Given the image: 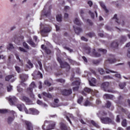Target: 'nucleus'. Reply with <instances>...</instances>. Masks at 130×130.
I'll return each instance as SVG.
<instances>
[{"instance_id": "obj_45", "label": "nucleus", "mask_w": 130, "mask_h": 130, "mask_svg": "<svg viewBox=\"0 0 130 130\" xmlns=\"http://www.w3.org/2000/svg\"><path fill=\"white\" fill-rule=\"evenodd\" d=\"M7 92H11L12 90H13V86L9 85L7 87Z\"/></svg>"}, {"instance_id": "obj_2", "label": "nucleus", "mask_w": 130, "mask_h": 130, "mask_svg": "<svg viewBox=\"0 0 130 130\" xmlns=\"http://www.w3.org/2000/svg\"><path fill=\"white\" fill-rule=\"evenodd\" d=\"M85 48L86 53L88 54H90L91 56H93L94 57H100V56H101V54L99 52H96L95 49L91 50L90 47H86Z\"/></svg>"}, {"instance_id": "obj_50", "label": "nucleus", "mask_w": 130, "mask_h": 130, "mask_svg": "<svg viewBox=\"0 0 130 130\" xmlns=\"http://www.w3.org/2000/svg\"><path fill=\"white\" fill-rule=\"evenodd\" d=\"M19 50H20L21 52H27V50H26L24 48H22L19 47L18 48Z\"/></svg>"}, {"instance_id": "obj_64", "label": "nucleus", "mask_w": 130, "mask_h": 130, "mask_svg": "<svg viewBox=\"0 0 130 130\" xmlns=\"http://www.w3.org/2000/svg\"><path fill=\"white\" fill-rule=\"evenodd\" d=\"M127 56L128 57L130 58V48H129L127 50Z\"/></svg>"}, {"instance_id": "obj_59", "label": "nucleus", "mask_w": 130, "mask_h": 130, "mask_svg": "<svg viewBox=\"0 0 130 130\" xmlns=\"http://www.w3.org/2000/svg\"><path fill=\"white\" fill-rule=\"evenodd\" d=\"M15 56H16V59L19 60V62H21V59H20V57H19V54L15 53Z\"/></svg>"}, {"instance_id": "obj_57", "label": "nucleus", "mask_w": 130, "mask_h": 130, "mask_svg": "<svg viewBox=\"0 0 130 130\" xmlns=\"http://www.w3.org/2000/svg\"><path fill=\"white\" fill-rule=\"evenodd\" d=\"M23 88L20 87V86L17 87V91L19 93H22V92H23Z\"/></svg>"}, {"instance_id": "obj_30", "label": "nucleus", "mask_w": 130, "mask_h": 130, "mask_svg": "<svg viewBox=\"0 0 130 130\" xmlns=\"http://www.w3.org/2000/svg\"><path fill=\"white\" fill-rule=\"evenodd\" d=\"M100 6L105 10L106 13L107 14L108 13V10H107V8H106V6H105V5H104V3L103 2H101L100 3Z\"/></svg>"}, {"instance_id": "obj_33", "label": "nucleus", "mask_w": 130, "mask_h": 130, "mask_svg": "<svg viewBox=\"0 0 130 130\" xmlns=\"http://www.w3.org/2000/svg\"><path fill=\"white\" fill-rule=\"evenodd\" d=\"M86 36H88L89 38H92V37H94L95 36V33L94 32H90L87 34H86Z\"/></svg>"}, {"instance_id": "obj_10", "label": "nucleus", "mask_w": 130, "mask_h": 130, "mask_svg": "<svg viewBox=\"0 0 130 130\" xmlns=\"http://www.w3.org/2000/svg\"><path fill=\"white\" fill-rule=\"evenodd\" d=\"M92 91H93V90L91 88L85 87L84 88L83 91H82V94L84 96H87V93H88V94H89V93H91V92H92Z\"/></svg>"}, {"instance_id": "obj_21", "label": "nucleus", "mask_w": 130, "mask_h": 130, "mask_svg": "<svg viewBox=\"0 0 130 130\" xmlns=\"http://www.w3.org/2000/svg\"><path fill=\"white\" fill-rule=\"evenodd\" d=\"M121 111L122 112H124L126 115H127L128 118L130 119V113L128 112V110L127 109H124L123 108H121Z\"/></svg>"}, {"instance_id": "obj_37", "label": "nucleus", "mask_w": 130, "mask_h": 130, "mask_svg": "<svg viewBox=\"0 0 130 130\" xmlns=\"http://www.w3.org/2000/svg\"><path fill=\"white\" fill-rule=\"evenodd\" d=\"M26 92L28 94H29L30 98H34L35 95L34 94H33V91H31V90H27Z\"/></svg>"}, {"instance_id": "obj_48", "label": "nucleus", "mask_w": 130, "mask_h": 130, "mask_svg": "<svg viewBox=\"0 0 130 130\" xmlns=\"http://www.w3.org/2000/svg\"><path fill=\"white\" fill-rule=\"evenodd\" d=\"M84 106H90L91 105V103L89 101L86 100L84 104Z\"/></svg>"}, {"instance_id": "obj_26", "label": "nucleus", "mask_w": 130, "mask_h": 130, "mask_svg": "<svg viewBox=\"0 0 130 130\" xmlns=\"http://www.w3.org/2000/svg\"><path fill=\"white\" fill-rule=\"evenodd\" d=\"M115 20L116 23H117L118 25H119L121 23L120 21H119V19L117 18V14H115L114 15V17L112 18V20Z\"/></svg>"}, {"instance_id": "obj_43", "label": "nucleus", "mask_w": 130, "mask_h": 130, "mask_svg": "<svg viewBox=\"0 0 130 130\" xmlns=\"http://www.w3.org/2000/svg\"><path fill=\"white\" fill-rule=\"evenodd\" d=\"M56 82L58 83H66V80L62 78H60L56 80Z\"/></svg>"}, {"instance_id": "obj_46", "label": "nucleus", "mask_w": 130, "mask_h": 130, "mask_svg": "<svg viewBox=\"0 0 130 130\" xmlns=\"http://www.w3.org/2000/svg\"><path fill=\"white\" fill-rule=\"evenodd\" d=\"M98 51L103 52V53H104V54H105V53H106L107 52V50L106 49H99Z\"/></svg>"}, {"instance_id": "obj_47", "label": "nucleus", "mask_w": 130, "mask_h": 130, "mask_svg": "<svg viewBox=\"0 0 130 130\" xmlns=\"http://www.w3.org/2000/svg\"><path fill=\"white\" fill-rule=\"evenodd\" d=\"M84 98H83V96H80L79 97V98L78 99L77 102L78 103H79V104H81V103H82L83 100Z\"/></svg>"}, {"instance_id": "obj_42", "label": "nucleus", "mask_w": 130, "mask_h": 130, "mask_svg": "<svg viewBox=\"0 0 130 130\" xmlns=\"http://www.w3.org/2000/svg\"><path fill=\"white\" fill-rule=\"evenodd\" d=\"M99 72L101 75H104L105 74V72L104 71V70L102 68H99L98 69Z\"/></svg>"}, {"instance_id": "obj_6", "label": "nucleus", "mask_w": 130, "mask_h": 130, "mask_svg": "<svg viewBox=\"0 0 130 130\" xmlns=\"http://www.w3.org/2000/svg\"><path fill=\"white\" fill-rule=\"evenodd\" d=\"M25 128L27 130H34L33 124L28 121H25Z\"/></svg>"}, {"instance_id": "obj_25", "label": "nucleus", "mask_w": 130, "mask_h": 130, "mask_svg": "<svg viewBox=\"0 0 130 130\" xmlns=\"http://www.w3.org/2000/svg\"><path fill=\"white\" fill-rule=\"evenodd\" d=\"M27 43H28V44L30 45L31 47H36V44L34 43V42L33 41V40H32V39L28 40V41H27Z\"/></svg>"}, {"instance_id": "obj_52", "label": "nucleus", "mask_w": 130, "mask_h": 130, "mask_svg": "<svg viewBox=\"0 0 130 130\" xmlns=\"http://www.w3.org/2000/svg\"><path fill=\"white\" fill-rule=\"evenodd\" d=\"M14 120V119L11 117H9L8 118V123H12V121Z\"/></svg>"}, {"instance_id": "obj_54", "label": "nucleus", "mask_w": 130, "mask_h": 130, "mask_svg": "<svg viewBox=\"0 0 130 130\" xmlns=\"http://www.w3.org/2000/svg\"><path fill=\"white\" fill-rule=\"evenodd\" d=\"M8 112V110L7 109H0V113H7Z\"/></svg>"}, {"instance_id": "obj_51", "label": "nucleus", "mask_w": 130, "mask_h": 130, "mask_svg": "<svg viewBox=\"0 0 130 130\" xmlns=\"http://www.w3.org/2000/svg\"><path fill=\"white\" fill-rule=\"evenodd\" d=\"M111 79H112V78H111V77H110L109 75L105 76L103 77L104 80H110Z\"/></svg>"}, {"instance_id": "obj_16", "label": "nucleus", "mask_w": 130, "mask_h": 130, "mask_svg": "<svg viewBox=\"0 0 130 130\" xmlns=\"http://www.w3.org/2000/svg\"><path fill=\"white\" fill-rule=\"evenodd\" d=\"M60 128L61 130H69L70 127L68 126L64 123L61 122L60 123Z\"/></svg>"}, {"instance_id": "obj_31", "label": "nucleus", "mask_w": 130, "mask_h": 130, "mask_svg": "<svg viewBox=\"0 0 130 130\" xmlns=\"http://www.w3.org/2000/svg\"><path fill=\"white\" fill-rule=\"evenodd\" d=\"M105 106L106 108H109L110 107H111L112 106V104L111 103V102L109 101H107L106 103L105 104Z\"/></svg>"}, {"instance_id": "obj_3", "label": "nucleus", "mask_w": 130, "mask_h": 130, "mask_svg": "<svg viewBox=\"0 0 130 130\" xmlns=\"http://www.w3.org/2000/svg\"><path fill=\"white\" fill-rule=\"evenodd\" d=\"M57 60L59 62L61 69H66V71H68L71 70V66H70V64L67 62H63L60 57H57Z\"/></svg>"}, {"instance_id": "obj_14", "label": "nucleus", "mask_w": 130, "mask_h": 130, "mask_svg": "<svg viewBox=\"0 0 130 130\" xmlns=\"http://www.w3.org/2000/svg\"><path fill=\"white\" fill-rule=\"evenodd\" d=\"M10 105H14L15 102H17V98L15 96H13L12 98H9L8 99Z\"/></svg>"}, {"instance_id": "obj_36", "label": "nucleus", "mask_w": 130, "mask_h": 130, "mask_svg": "<svg viewBox=\"0 0 130 130\" xmlns=\"http://www.w3.org/2000/svg\"><path fill=\"white\" fill-rule=\"evenodd\" d=\"M104 96L106 97L107 99H110L111 100L113 99V95L109 94H105Z\"/></svg>"}, {"instance_id": "obj_24", "label": "nucleus", "mask_w": 130, "mask_h": 130, "mask_svg": "<svg viewBox=\"0 0 130 130\" xmlns=\"http://www.w3.org/2000/svg\"><path fill=\"white\" fill-rule=\"evenodd\" d=\"M90 86H94V84H96V79L94 78L91 79V80L89 81Z\"/></svg>"}, {"instance_id": "obj_8", "label": "nucleus", "mask_w": 130, "mask_h": 130, "mask_svg": "<svg viewBox=\"0 0 130 130\" xmlns=\"http://www.w3.org/2000/svg\"><path fill=\"white\" fill-rule=\"evenodd\" d=\"M110 56L112 58L106 60V62H108V63H114V62H116V59L114 58L115 56L114 55L110 54Z\"/></svg>"}, {"instance_id": "obj_63", "label": "nucleus", "mask_w": 130, "mask_h": 130, "mask_svg": "<svg viewBox=\"0 0 130 130\" xmlns=\"http://www.w3.org/2000/svg\"><path fill=\"white\" fill-rule=\"evenodd\" d=\"M37 104H39V105H43V102L42 101L38 100H37Z\"/></svg>"}, {"instance_id": "obj_61", "label": "nucleus", "mask_w": 130, "mask_h": 130, "mask_svg": "<svg viewBox=\"0 0 130 130\" xmlns=\"http://www.w3.org/2000/svg\"><path fill=\"white\" fill-rule=\"evenodd\" d=\"M15 69L17 73H20V71H21V69L20 68V67L18 66H15Z\"/></svg>"}, {"instance_id": "obj_15", "label": "nucleus", "mask_w": 130, "mask_h": 130, "mask_svg": "<svg viewBox=\"0 0 130 130\" xmlns=\"http://www.w3.org/2000/svg\"><path fill=\"white\" fill-rule=\"evenodd\" d=\"M29 110L31 114H32L33 115H38V114H39V111L35 108H29Z\"/></svg>"}, {"instance_id": "obj_4", "label": "nucleus", "mask_w": 130, "mask_h": 130, "mask_svg": "<svg viewBox=\"0 0 130 130\" xmlns=\"http://www.w3.org/2000/svg\"><path fill=\"white\" fill-rule=\"evenodd\" d=\"M98 116L100 118L102 123H104V124H110V123H112V119L108 117H102L99 114H98Z\"/></svg>"}, {"instance_id": "obj_34", "label": "nucleus", "mask_w": 130, "mask_h": 130, "mask_svg": "<svg viewBox=\"0 0 130 130\" xmlns=\"http://www.w3.org/2000/svg\"><path fill=\"white\" fill-rule=\"evenodd\" d=\"M62 17L61 16V14H58L56 16V19L57 21V22H61V19Z\"/></svg>"}, {"instance_id": "obj_53", "label": "nucleus", "mask_w": 130, "mask_h": 130, "mask_svg": "<svg viewBox=\"0 0 130 130\" xmlns=\"http://www.w3.org/2000/svg\"><path fill=\"white\" fill-rule=\"evenodd\" d=\"M89 14L91 16L92 19H94V18H95V15L94 14V13L91 12V11H89Z\"/></svg>"}, {"instance_id": "obj_22", "label": "nucleus", "mask_w": 130, "mask_h": 130, "mask_svg": "<svg viewBox=\"0 0 130 130\" xmlns=\"http://www.w3.org/2000/svg\"><path fill=\"white\" fill-rule=\"evenodd\" d=\"M16 107L19 110V111H22L24 108H25V105L24 104H18L16 105Z\"/></svg>"}, {"instance_id": "obj_62", "label": "nucleus", "mask_w": 130, "mask_h": 130, "mask_svg": "<svg viewBox=\"0 0 130 130\" xmlns=\"http://www.w3.org/2000/svg\"><path fill=\"white\" fill-rule=\"evenodd\" d=\"M50 10L49 11H48L47 12H46L45 13V16H46V17H48V16H50Z\"/></svg>"}, {"instance_id": "obj_1", "label": "nucleus", "mask_w": 130, "mask_h": 130, "mask_svg": "<svg viewBox=\"0 0 130 130\" xmlns=\"http://www.w3.org/2000/svg\"><path fill=\"white\" fill-rule=\"evenodd\" d=\"M55 127V123L54 122H52L49 124V121H45L44 124L42 126V128L43 130H51L53 129Z\"/></svg>"}, {"instance_id": "obj_60", "label": "nucleus", "mask_w": 130, "mask_h": 130, "mask_svg": "<svg viewBox=\"0 0 130 130\" xmlns=\"http://www.w3.org/2000/svg\"><path fill=\"white\" fill-rule=\"evenodd\" d=\"M79 86H76L73 87V92H76V91H78L79 90Z\"/></svg>"}, {"instance_id": "obj_41", "label": "nucleus", "mask_w": 130, "mask_h": 130, "mask_svg": "<svg viewBox=\"0 0 130 130\" xmlns=\"http://www.w3.org/2000/svg\"><path fill=\"white\" fill-rule=\"evenodd\" d=\"M101 59H98V60H93L92 62L94 64H99L100 63V61H101Z\"/></svg>"}, {"instance_id": "obj_38", "label": "nucleus", "mask_w": 130, "mask_h": 130, "mask_svg": "<svg viewBox=\"0 0 130 130\" xmlns=\"http://www.w3.org/2000/svg\"><path fill=\"white\" fill-rule=\"evenodd\" d=\"M122 126H123V127H125L127 124V123L126 122V119H124L122 120L121 122Z\"/></svg>"}, {"instance_id": "obj_40", "label": "nucleus", "mask_w": 130, "mask_h": 130, "mask_svg": "<svg viewBox=\"0 0 130 130\" xmlns=\"http://www.w3.org/2000/svg\"><path fill=\"white\" fill-rule=\"evenodd\" d=\"M119 86L120 89H123L125 86H126V84L125 82L121 83L119 84Z\"/></svg>"}, {"instance_id": "obj_27", "label": "nucleus", "mask_w": 130, "mask_h": 130, "mask_svg": "<svg viewBox=\"0 0 130 130\" xmlns=\"http://www.w3.org/2000/svg\"><path fill=\"white\" fill-rule=\"evenodd\" d=\"M125 41H126V37L124 36H121L120 40V44H123V43L125 42Z\"/></svg>"}, {"instance_id": "obj_9", "label": "nucleus", "mask_w": 130, "mask_h": 130, "mask_svg": "<svg viewBox=\"0 0 130 130\" xmlns=\"http://www.w3.org/2000/svg\"><path fill=\"white\" fill-rule=\"evenodd\" d=\"M20 100H21V101H23V102H26L27 104H29V103L31 102V100H30V99L25 95H21L20 97Z\"/></svg>"}, {"instance_id": "obj_32", "label": "nucleus", "mask_w": 130, "mask_h": 130, "mask_svg": "<svg viewBox=\"0 0 130 130\" xmlns=\"http://www.w3.org/2000/svg\"><path fill=\"white\" fill-rule=\"evenodd\" d=\"M12 78H14V75H8L5 77V81H6L7 82H9V81H10V80Z\"/></svg>"}, {"instance_id": "obj_19", "label": "nucleus", "mask_w": 130, "mask_h": 130, "mask_svg": "<svg viewBox=\"0 0 130 130\" xmlns=\"http://www.w3.org/2000/svg\"><path fill=\"white\" fill-rule=\"evenodd\" d=\"M36 87V85L35 84V82H32L29 85V87L27 88V91H33V89Z\"/></svg>"}, {"instance_id": "obj_12", "label": "nucleus", "mask_w": 130, "mask_h": 130, "mask_svg": "<svg viewBox=\"0 0 130 130\" xmlns=\"http://www.w3.org/2000/svg\"><path fill=\"white\" fill-rule=\"evenodd\" d=\"M106 74H109L110 73H115L116 74H115V77L116 78H118V79H121V76L119 74H118V72H114V71L108 70L106 71Z\"/></svg>"}, {"instance_id": "obj_20", "label": "nucleus", "mask_w": 130, "mask_h": 130, "mask_svg": "<svg viewBox=\"0 0 130 130\" xmlns=\"http://www.w3.org/2000/svg\"><path fill=\"white\" fill-rule=\"evenodd\" d=\"M74 24H76V25H77L78 26H81L83 24V22L79 19V18H75L74 21Z\"/></svg>"}, {"instance_id": "obj_7", "label": "nucleus", "mask_w": 130, "mask_h": 130, "mask_svg": "<svg viewBox=\"0 0 130 130\" xmlns=\"http://www.w3.org/2000/svg\"><path fill=\"white\" fill-rule=\"evenodd\" d=\"M72 93H73L72 89H63L61 91L63 96H70V95H71Z\"/></svg>"}, {"instance_id": "obj_18", "label": "nucleus", "mask_w": 130, "mask_h": 130, "mask_svg": "<svg viewBox=\"0 0 130 130\" xmlns=\"http://www.w3.org/2000/svg\"><path fill=\"white\" fill-rule=\"evenodd\" d=\"M73 28L76 34H77V35H79L80 33H82V32H83V29H82L81 27H75V26H73Z\"/></svg>"}, {"instance_id": "obj_23", "label": "nucleus", "mask_w": 130, "mask_h": 130, "mask_svg": "<svg viewBox=\"0 0 130 130\" xmlns=\"http://www.w3.org/2000/svg\"><path fill=\"white\" fill-rule=\"evenodd\" d=\"M27 78H28V75L26 74H22L20 75V78L23 82H25V81L27 80Z\"/></svg>"}, {"instance_id": "obj_17", "label": "nucleus", "mask_w": 130, "mask_h": 130, "mask_svg": "<svg viewBox=\"0 0 130 130\" xmlns=\"http://www.w3.org/2000/svg\"><path fill=\"white\" fill-rule=\"evenodd\" d=\"M51 31L50 27H45L41 31V33L42 34H46V33H49Z\"/></svg>"}, {"instance_id": "obj_13", "label": "nucleus", "mask_w": 130, "mask_h": 130, "mask_svg": "<svg viewBox=\"0 0 130 130\" xmlns=\"http://www.w3.org/2000/svg\"><path fill=\"white\" fill-rule=\"evenodd\" d=\"M41 48L43 50H45V52L47 53V54H50V53H51L50 49L47 48V47H46L45 45H42Z\"/></svg>"}, {"instance_id": "obj_55", "label": "nucleus", "mask_w": 130, "mask_h": 130, "mask_svg": "<svg viewBox=\"0 0 130 130\" xmlns=\"http://www.w3.org/2000/svg\"><path fill=\"white\" fill-rule=\"evenodd\" d=\"M23 46H24L26 49H29V46H28V44L26 42L23 43Z\"/></svg>"}, {"instance_id": "obj_49", "label": "nucleus", "mask_w": 130, "mask_h": 130, "mask_svg": "<svg viewBox=\"0 0 130 130\" xmlns=\"http://www.w3.org/2000/svg\"><path fill=\"white\" fill-rule=\"evenodd\" d=\"M36 73H37L38 76H40V78H42L43 75H42V74L40 73V71H35L34 74L35 75Z\"/></svg>"}, {"instance_id": "obj_44", "label": "nucleus", "mask_w": 130, "mask_h": 130, "mask_svg": "<svg viewBox=\"0 0 130 130\" xmlns=\"http://www.w3.org/2000/svg\"><path fill=\"white\" fill-rule=\"evenodd\" d=\"M79 13L81 17L82 18V19H84V14H85V12L84 11V10L81 9L80 10Z\"/></svg>"}, {"instance_id": "obj_35", "label": "nucleus", "mask_w": 130, "mask_h": 130, "mask_svg": "<svg viewBox=\"0 0 130 130\" xmlns=\"http://www.w3.org/2000/svg\"><path fill=\"white\" fill-rule=\"evenodd\" d=\"M81 83L79 81H75L72 82V86H76L79 87V86L80 85Z\"/></svg>"}, {"instance_id": "obj_5", "label": "nucleus", "mask_w": 130, "mask_h": 130, "mask_svg": "<svg viewBox=\"0 0 130 130\" xmlns=\"http://www.w3.org/2000/svg\"><path fill=\"white\" fill-rule=\"evenodd\" d=\"M110 87V83L108 82H105L102 84V88L104 89V90L105 92H109V93H113V90L108 89Z\"/></svg>"}, {"instance_id": "obj_39", "label": "nucleus", "mask_w": 130, "mask_h": 130, "mask_svg": "<svg viewBox=\"0 0 130 130\" xmlns=\"http://www.w3.org/2000/svg\"><path fill=\"white\" fill-rule=\"evenodd\" d=\"M44 84L48 87H50V86H51V83L49 82V80H45L44 82Z\"/></svg>"}, {"instance_id": "obj_29", "label": "nucleus", "mask_w": 130, "mask_h": 130, "mask_svg": "<svg viewBox=\"0 0 130 130\" xmlns=\"http://www.w3.org/2000/svg\"><path fill=\"white\" fill-rule=\"evenodd\" d=\"M90 123H91V124H92V125H93V126H94V127H96V128H100V126H99L98 123H97L95 121H94V120H91Z\"/></svg>"}, {"instance_id": "obj_58", "label": "nucleus", "mask_w": 130, "mask_h": 130, "mask_svg": "<svg viewBox=\"0 0 130 130\" xmlns=\"http://www.w3.org/2000/svg\"><path fill=\"white\" fill-rule=\"evenodd\" d=\"M87 23L90 25V26H93V22H92V20L90 19H87Z\"/></svg>"}, {"instance_id": "obj_11", "label": "nucleus", "mask_w": 130, "mask_h": 130, "mask_svg": "<svg viewBox=\"0 0 130 130\" xmlns=\"http://www.w3.org/2000/svg\"><path fill=\"white\" fill-rule=\"evenodd\" d=\"M118 42L117 41H113L111 44V47L113 48V49H118Z\"/></svg>"}, {"instance_id": "obj_28", "label": "nucleus", "mask_w": 130, "mask_h": 130, "mask_svg": "<svg viewBox=\"0 0 130 130\" xmlns=\"http://www.w3.org/2000/svg\"><path fill=\"white\" fill-rule=\"evenodd\" d=\"M42 94L43 95V96L47 97V98H49L50 99H51V98H52V95L49 93H46L45 92H43L42 93Z\"/></svg>"}, {"instance_id": "obj_56", "label": "nucleus", "mask_w": 130, "mask_h": 130, "mask_svg": "<svg viewBox=\"0 0 130 130\" xmlns=\"http://www.w3.org/2000/svg\"><path fill=\"white\" fill-rule=\"evenodd\" d=\"M38 63L40 66V70H41V71H42V63L41 62V61H38Z\"/></svg>"}]
</instances>
